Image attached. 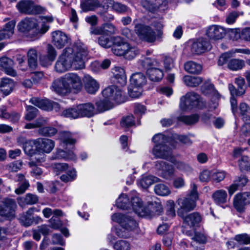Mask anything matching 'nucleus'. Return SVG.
<instances>
[{
	"label": "nucleus",
	"mask_w": 250,
	"mask_h": 250,
	"mask_svg": "<svg viewBox=\"0 0 250 250\" xmlns=\"http://www.w3.org/2000/svg\"><path fill=\"white\" fill-rule=\"evenodd\" d=\"M35 209V208H31L20 216V221L22 225L28 227L31 225L34 222L37 223L39 221L42 220V219L38 216L33 217V214Z\"/></svg>",
	"instance_id": "20"
},
{
	"label": "nucleus",
	"mask_w": 250,
	"mask_h": 250,
	"mask_svg": "<svg viewBox=\"0 0 250 250\" xmlns=\"http://www.w3.org/2000/svg\"><path fill=\"white\" fill-rule=\"evenodd\" d=\"M63 76L69 93H77L81 90L83 87L82 81L77 74L68 73Z\"/></svg>",
	"instance_id": "7"
},
{
	"label": "nucleus",
	"mask_w": 250,
	"mask_h": 250,
	"mask_svg": "<svg viewBox=\"0 0 250 250\" xmlns=\"http://www.w3.org/2000/svg\"><path fill=\"white\" fill-rule=\"evenodd\" d=\"M99 0H82L81 7L83 11L94 10L100 5Z\"/></svg>",
	"instance_id": "37"
},
{
	"label": "nucleus",
	"mask_w": 250,
	"mask_h": 250,
	"mask_svg": "<svg viewBox=\"0 0 250 250\" xmlns=\"http://www.w3.org/2000/svg\"><path fill=\"white\" fill-rule=\"evenodd\" d=\"M62 114L64 117L71 119H76L80 117L78 105L74 108H69L64 110Z\"/></svg>",
	"instance_id": "50"
},
{
	"label": "nucleus",
	"mask_w": 250,
	"mask_h": 250,
	"mask_svg": "<svg viewBox=\"0 0 250 250\" xmlns=\"http://www.w3.org/2000/svg\"><path fill=\"white\" fill-rule=\"evenodd\" d=\"M59 140L63 147L67 145H73L76 143V139L73 135L68 131H62L59 133Z\"/></svg>",
	"instance_id": "31"
},
{
	"label": "nucleus",
	"mask_w": 250,
	"mask_h": 250,
	"mask_svg": "<svg viewBox=\"0 0 250 250\" xmlns=\"http://www.w3.org/2000/svg\"><path fill=\"white\" fill-rule=\"evenodd\" d=\"M152 140L156 144L155 145L161 146L165 145L167 142V138L164 134L158 133L153 136Z\"/></svg>",
	"instance_id": "59"
},
{
	"label": "nucleus",
	"mask_w": 250,
	"mask_h": 250,
	"mask_svg": "<svg viewBox=\"0 0 250 250\" xmlns=\"http://www.w3.org/2000/svg\"><path fill=\"white\" fill-rule=\"evenodd\" d=\"M16 7L21 14L26 15H36L44 10L43 7L36 4L33 0H21L17 3Z\"/></svg>",
	"instance_id": "5"
},
{
	"label": "nucleus",
	"mask_w": 250,
	"mask_h": 250,
	"mask_svg": "<svg viewBox=\"0 0 250 250\" xmlns=\"http://www.w3.org/2000/svg\"><path fill=\"white\" fill-rule=\"evenodd\" d=\"M99 44L104 48H109L111 46L112 42L110 40L109 38L104 36H101L98 39Z\"/></svg>",
	"instance_id": "60"
},
{
	"label": "nucleus",
	"mask_w": 250,
	"mask_h": 250,
	"mask_svg": "<svg viewBox=\"0 0 250 250\" xmlns=\"http://www.w3.org/2000/svg\"><path fill=\"white\" fill-rule=\"evenodd\" d=\"M241 171H249L250 168V159L247 156H243L238 162Z\"/></svg>",
	"instance_id": "52"
},
{
	"label": "nucleus",
	"mask_w": 250,
	"mask_h": 250,
	"mask_svg": "<svg viewBox=\"0 0 250 250\" xmlns=\"http://www.w3.org/2000/svg\"><path fill=\"white\" fill-rule=\"evenodd\" d=\"M200 96L194 92H189L181 98L180 107L183 110L191 109L200 106Z\"/></svg>",
	"instance_id": "8"
},
{
	"label": "nucleus",
	"mask_w": 250,
	"mask_h": 250,
	"mask_svg": "<svg viewBox=\"0 0 250 250\" xmlns=\"http://www.w3.org/2000/svg\"><path fill=\"white\" fill-rule=\"evenodd\" d=\"M78 106L80 117H91L96 114L94 105L90 103L80 104Z\"/></svg>",
	"instance_id": "23"
},
{
	"label": "nucleus",
	"mask_w": 250,
	"mask_h": 250,
	"mask_svg": "<svg viewBox=\"0 0 250 250\" xmlns=\"http://www.w3.org/2000/svg\"><path fill=\"white\" fill-rule=\"evenodd\" d=\"M112 8L119 13H124L128 10V7L126 5L118 2H114Z\"/></svg>",
	"instance_id": "63"
},
{
	"label": "nucleus",
	"mask_w": 250,
	"mask_h": 250,
	"mask_svg": "<svg viewBox=\"0 0 250 250\" xmlns=\"http://www.w3.org/2000/svg\"><path fill=\"white\" fill-rule=\"evenodd\" d=\"M202 217L198 212L190 213L184 218V222L190 227L197 226L201 222Z\"/></svg>",
	"instance_id": "34"
},
{
	"label": "nucleus",
	"mask_w": 250,
	"mask_h": 250,
	"mask_svg": "<svg viewBox=\"0 0 250 250\" xmlns=\"http://www.w3.org/2000/svg\"><path fill=\"white\" fill-rule=\"evenodd\" d=\"M183 81L185 84L188 86L196 87L201 83L203 79L200 77H194L187 75L183 77Z\"/></svg>",
	"instance_id": "40"
},
{
	"label": "nucleus",
	"mask_w": 250,
	"mask_h": 250,
	"mask_svg": "<svg viewBox=\"0 0 250 250\" xmlns=\"http://www.w3.org/2000/svg\"><path fill=\"white\" fill-rule=\"evenodd\" d=\"M96 114L104 112L112 108L114 104L105 99L100 100L95 103Z\"/></svg>",
	"instance_id": "29"
},
{
	"label": "nucleus",
	"mask_w": 250,
	"mask_h": 250,
	"mask_svg": "<svg viewBox=\"0 0 250 250\" xmlns=\"http://www.w3.org/2000/svg\"><path fill=\"white\" fill-rule=\"evenodd\" d=\"M38 132L42 135L52 136L57 133V130L54 127L47 126L40 128Z\"/></svg>",
	"instance_id": "57"
},
{
	"label": "nucleus",
	"mask_w": 250,
	"mask_h": 250,
	"mask_svg": "<svg viewBox=\"0 0 250 250\" xmlns=\"http://www.w3.org/2000/svg\"><path fill=\"white\" fill-rule=\"evenodd\" d=\"M52 42L58 49H62L67 44L70 39L64 32L56 30L51 33Z\"/></svg>",
	"instance_id": "13"
},
{
	"label": "nucleus",
	"mask_w": 250,
	"mask_h": 250,
	"mask_svg": "<svg viewBox=\"0 0 250 250\" xmlns=\"http://www.w3.org/2000/svg\"><path fill=\"white\" fill-rule=\"evenodd\" d=\"M113 42L112 52L117 56H124L125 51L129 48V44L124 42L120 37H114Z\"/></svg>",
	"instance_id": "16"
},
{
	"label": "nucleus",
	"mask_w": 250,
	"mask_h": 250,
	"mask_svg": "<svg viewBox=\"0 0 250 250\" xmlns=\"http://www.w3.org/2000/svg\"><path fill=\"white\" fill-rule=\"evenodd\" d=\"M16 23L15 20H11L6 23L3 28L1 29L6 39L10 38L14 34Z\"/></svg>",
	"instance_id": "39"
},
{
	"label": "nucleus",
	"mask_w": 250,
	"mask_h": 250,
	"mask_svg": "<svg viewBox=\"0 0 250 250\" xmlns=\"http://www.w3.org/2000/svg\"><path fill=\"white\" fill-rule=\"evenodd\" d=\"M114 249L115 250H130V244L124 240L117 241L114 245Z\"/></svg>",
	"instance_id": "58"
},
{
	"label": "nucleus",
	"mask_w": 250,
	"mask_h": 250,
	"mask_svg": "<svg viewBox=\"0 0 250 250\" xmlns=\"http://www.w3.org/2000/svg\"><path fill=\"white\" fill-rule=\"evenodd\" d=\"M22 165V162L21 161H16L10 163L7 166V169L11 171H17L20 169Z\"/></svg>",
	"instance_id": "64"
},
{
	"label": "nucleus",
	"mask_w": 250,
	"mask_h": 250,
	"mask_svg": "<svg viewBox=\"0 0 250 250\" xmlns=\"http://www.w3.org/2000/svg\"><path fill=\"white\" fill-rule=\"evenodd\" d=\"M77 177L76 171L74 169L69 170L65 174L61 176L60 179L64 182H71L74 180Z\"/></svg>",
	"instance_id": "53"
},
{
	"label": "nucleus",
	"mask_w": 250,
	"mask_h": 250,
	"mask_svg": "<svg viewBox=\"0 0 250 250\" xmlns=\"http://www.w3.org/2000/svg\"><path fill=\"white\" fill-rule=\"evenodd\" d=\"M234 239L238 243L242 244H250V236L247 233L236 235L235 236Z\"/></svg>",
	"instance_id": "62"
},
{
	"label": "nucleus",
	"mask_w": 250,
	"mask_h": 250,
	"mask_svg": "<svg viewBox=\"0 0 250 250\" xmlns=\"http://www.w3.org/2000/svg\"><path fill=\"white\" fill-rule=\"evenodd\" d=\"M14 86V81L10 78H2L0 82V90L5 96L9 95L12 91Z\"/></svg>",
	"instance_id": "28"
},
{
	"label": "nucleus",
	"mask_w": 250,
	"mask_h": 250,
	"mask_svg": "<svg viewBox=\"0 0 250 250\" xmlns=\"http://www.w3.org/2000/svg\"><path fill=\"white\" fill-rule=\"evenodd\" d=\"M191 190L189 196L184 199H179L177 202L181 209L186 211L193 210L196 206V201L198 199V193L197 186L194 183L191 184Z\"/></svg>",
	"instance_id": "4"
},
{
	"label": "nucleus",
	"mask_w": 250,
	"mask_h": 250,
	"mask_svg": "<svg viewBox=\"0 0 250 250\" xmlns=\"http://www.w3.org/2000/svg\"><path fill=\"white\" fill-rule=\"evenodd\" d=\"M88 55L87 48L81 42L72 47L65 48L55 63L56 72L62 73L70 69L79 70L84 68L85 60Z\"/></svg>",
	"instance_id": "1"
},
{
	"label": "nucleus",
	"mask_w": 250,
	"mask_h": 250,
	"mask_svg": "<svg viewBox=\"0 0 250 250\" xmlns=\"http://www.w3.org/2000/svg\"><path fill=\"white\" fill-rule=\"evenodd\" d=\"M45 160V155L44 154L39 152L37 150L35 151V154L31 156V160L28 164L30 167L35 166L36 164L42 163L44 162Z\"/></svg>",
	"instance_id": "48"
},
{
	"label": "nucleus",
	"mask_w": 250,
	"mask_h": 250,
	"mask_svg": "<svg viewBox=\"0 0 250 250\" xmlns=\"http://www.w3.org/2000/svg\"><path fill=\"white\" fill-rule=\"evenodd\" d=\"M193 241L191 242V245L194 246L195 242L199 244H205L207 242V238L204 234L197 232L195 234L194 236L192 237Z\"/></svg>",
	"instance_id": "61"
},
{
	"label": "nucleus",
	"mask_w": 250,
	"mask_h": 250,
	"mask_svg": "<svg viewBox=\"0 0 250 250\" xmlns=\"http://www.w3.org/2000/svg\"><path fill=\"white\" fill-rule=\"evenodd\" d=\"M113 73L117 82L123 85L126 82V77L124 69L122 67L116 66L113 69Z\"/></svg>",
	"instance_id": "36"
},
{
	"label": "nucleus",
	"mask_w": 250,
	"mask_h": 250,
	"mask_svg": "<svg viewBox=\"0 0 250 250\" xmlns=\"http://www.w3.org/2000/svg\"><path fill=\"white\" fill-rule=\"evenodd\" d=\"M245 65L244 61L239 59H232L228 64V67L232 70H238L242 69Z\"/></svg>",
	"instance_id": "49"
},
{
	"label": "nucleus",
	"mask_w": 250,
	"mask_h": 250,
	"mask_svg": "<svg viewBox=\"0 0 250 250\" xmlns=\"http://www.w3.org/2000/svg\"><path fill=\"white\" fill-rule=\"evenodd\" d=\"M53 21V18L52 16L42 17L39 23L34 18H25L18 23L17 28L20 32L27 37L34 39L47 32L50 26L46 22L51 23Z\"/></svg>",
	"instance_id": "2"
},
{
	"label": "nucleus",
	"mask_w": 250,
	"mask_h": 250,
	"mask_svg": "<svg viewBox=\"0 0 250 250\" xmlns=\"http://www.w3.org/2000/svg\"><path fill=\"white\" fill-rule=\"evenodd\" d=\"M139 53V50L135 47L131 46L129 44V48L125 51L124 57L126 59L132 60Z\"/></svg>",
	"instance_id": "56"
},
{
	"label": "nucleus",
	"mask_w": 250,
	"mask_h": 250,
	"mask_svg": "<svg viewBox=\"0 0 250 250\" xmlns=\"http://www.w3.org/2000/svg\"><path fill=\"white\" fill-rule=\"evenodd\" d=\"M55 142L50 139L39 138L36 140L37 151L42 153H49L54 148Z\"/></svg>",
	"instance_id": "15"
},
{
	"label": "nucleus",
	"mask_w": 250,
	"mask_h": 250,
	"mask_svg": "<svg viewBox=\"0 0 250 250\" xmlns=\"http://www.w3.org/2000/svg\"><path fill=\"white\" fill-rule=\"evenodd\" d=\"M111 219L119 223L125 230L127 231H134L138 227V224L136 221L128 214L115 213L111 216Z\"/></svg>",
	"instance_id": "6"
},
{
	"label": "nucleus",
	"mask_w": 250,
	"mask_h": 250,
	"mask_svg": "<svg viewBox=\"0 0 250 250\" xmlns=\"http://www.w3.org/2000/svg\"><path fill=\"white\" fill-rule=\"evenodd\" d=\"M146 74L148 78L153 82H158L161 80L164 76L162 70L159 68V67L148 69L146 71Z\"/></svg>",
	"instance_id": "33"
},
{
	"label": "nucleus",
	"mask_w": 250,
	"mask_h": 250,
	"mask_svg": "<svg viewBox=\"0 0 250 250\" xmlns=\"http://www.w3.org/2000/svg\"><path fill=\"white\" fill-rule=\"evenodd\" d=\"M17 204L12 199L6 198L0 205V215L5 219H11L15 217Z\"/></svg>",
	"instance_id": "9"
},
{
	"label": "nucleus",
	"mask_w": 250,
	"mask_h": 250,
	"mask_svg": "<svg viewBox=\"0 0 250 250\" xmlns=\"http://www.w3.org/2000/svg\"><path fill=\"white\" fill-rule=\"evenodd\" d=\"M104 99L115 104L122 102V92L117 86L112 85L105 88L102 92Z\"/></svg>",
	"instance_id": "11"
},
{
	"label": "nucleus",
	"mask_w": 250,
	"mask_h": 250,
	"mask_svg": "<svg viewBox=\"0 0 250 250\" xmlns=\"http://www.w3.org/2000/svg\"><path fill=\"white\" fill-rule=\"evenodd\" d=\"M159 178L153 176H146L138 182V185L144 188H148L155 182L158 181Z\"/></svg>",
	"instance_id": "45"
},
{
	"label": "nucleus",
	"mask_w": 250,
	"mask_h": 250,
	"mask_svg": "<svg viewBox=\"0 0 250 250\" xmlns=\"http://www.w3.org/2000/svg\"><path fill=\"white\" fill-rule=\"evenodd\" d=\"M103 34L111 35L115 34L117 32V29L115 26L111 23H106L102 25Z\"/></svg>",
	"instance_id": "54"
},
{
	"label": "nucleus",
	"mask_w": 250,
	"mask_h": 250,
	"mask_svg": "<svg viewBox=\"0 0 250 250\" xmlns=\"http://www.w3.org/2000/svg\"><path fill=\"white\" fill-rule=\"evenodd\" d=\"M155 168L158 175L166 179L170 178L174 173L173 166L163 161L155 162Z\"/></svg>",
	"instance_id": "12"
},
{
	"label": "nucleus",
	"mask_w": 250,
	"mask_h": 250,
	"mask_svg": "<svg viewBox=\"0 0 250 250\" xmlns=\"http://www.w3.org/2000/svg\"><path fill=\"white\" fill-rule=\"evenodd\" d=\"M235 82L238 86V89L236 90L232 84H229V87L231 95L232 96H241L243 95L245 93L246 90L244 79L242 77H238L235 79Z\"/></svg>",
	"instance_id": "25"
},
{
	"label": "nucleus",
	"mask_w": 250,
	"mask_h": 250,
	"mask_svg": "<svg viewBox=\"0 0 250 250\" xmlns=\"http://www.w3.org/2000/svg\"><path fill=\"white\" fill-rule=\"evenodd\" d=\"M227 197V191L222 189L215 190L212 195V198L213 201L217 205L226 203Z\"/></svg>",
	"instance_id": "30"
},
{
	"label": "nucleus",
	"mask_w": 250,
	"mask_h": 250,
	"mask_svg": "<svg viewBox=\"0 0 250 250\" xmlns=\"http://www.w3.org/2000/svg\"><path fill=\"white\" fill-rule=\"evenodd\" d=\"M28 62L29 66L34 69L37 65V51L35 48L30 49L27 52Z\"/></svg>",
	"instance_id": "41"
},
{
	"label": "nucleus",
	"mask_w": 250,
	"mask_h": 250,
	"mask_svg": "<svg viewBox=\"0 0 250 250\" xmlns=\"http://www.w3.org/2000/svg\"><path fill=\"white\" fill-rule=\"evenodd\" d=\"M152 153L155 157L164 159H168L171 153L170 149L167 145H155L154 147Z\"/></svg>",
	"instance_id": "22"
},
{
	"label": "nucleus",
	"mask_w": 250,
	"mask_h": 250,
	"mask_svg": "<svg viewBox=\"0 0 250 250\" xmlns=\"http://www.w3.org/2000/svg\"><path fill=\"white\" fill-rule=\"evenodd\" d=\"M210 48V44L207 39L200 38L193 42L191 46V51L196 54H200Z\"/></svg>",
	"instance_id": "19"
},
{
	"label": "nucleus",
	"mask_w": 250,
	"mask_h": 250,
	"mask_svg": "<svg viewBox=\"0 0 250 250\" xmlns=\"http://www.w3.org/2000/svg\"><path fill=\"white\" fill-rule=\"evenodd\" d=\"M76 158L75 154L72 151L67 152L62 149H59L53 153L52 156V159L75 160Z\"/></svg>",
	"instance_id": "32"
},
{
	"label": "nucleus",
	"mask_w": 250,
	"mask_h": 250,
	"mask_svg": "<svg viewBox=\"0 0 250 250\" xmlns=\"http://www.w3.org/2000/svg\"><path fill=\"white\" fill-rule=\"evenodd\" d=\"M14 65L15 63L12 59L5 56L0 58V67L7 75L12 77L17 76V72L14 69Z\"/></svg>",
	"instance_id": "17"
},
{
	"label": "nucleus",
	"mask_w": 250,
	"mask_h": 250,
	"mask_svg": "<svg viewBox=\"0 0 250 250\" xmlns=\"http://www.w3.org/2000/svg\"><path fill=\"white\" fill-rule=\"evenodd\" d=\"M154 190L156 194L162 196H168L171 193L169 188L163 184L156 185L154 187Z\"/></svg>",
	"instance_id": "47"
},
{
	"label": "nucleus",
	"mask_w": 250,
	"mask_h": 250,
	"mask_svg": "<svg viewBox=\"0 0 250 250\" xmlns=\"http://www.w3.org/2000/svg\"><path fill=\"white\" fill-rule=\"evenodd\" d=\"M24 152L29 156H32L36 151V140L26 141L23 145Z\"/></svg>",
	"instance_id": "46"
},
{
	"label": "nucleus",
	"mask_w": 250,
	"mask_h": 250,
	"mask_svg": "<svg viewBox=\"0 0 250 250\" xmlns=\"http://www.w3.org/2000/svg\"><path fill=\"white\" fill-rule=\"evenodd\" d=\"M38 112V110L36 107L28 105L26 106V113L24 118L27 121H31L37 117Z\"/></svg>",
	"instance_id": "51"
},
{
	"label": "nucleus",
	"mask_w": 250,
	"mask_h": 250,
	"mask_svg": "<svg viewBox=\"0 0 250 250\" xmlns=\"http://www.w3.org/2000/svg\"><path fill=\"white\" fill-rule=\"evenodd\" d=\"M30 102L35 106L44 110H50L53 109L56 103L52 102L48 100H41L38 98H32Z\"/></svg>",
	"instance_id": "26"
},
{
	"label": "nucleus",
	"mask_w": 250,
	"mask_h": 250,
	"mask_svg": "<svg viewBox=\"0 0 250 250\" xmlns=\"http://www.w3.org/2000/svg\"><path fill=\"white\" fill-rule=\"evenodd\" d=\"M185 70L189 73L198 74L202 70V66L192 61L186 62L184 65Z\"/></svg>",
	"instance_id": "43"
},
{
	"label": "nucleus",
	"mask_w": 250,
	"mask_h": 250,
	"mask_svg": "<svg viewBox=\"0 0 250 250\" xmlns=\"http://www.w3.org/2000/svg\"><path fill=\"white\" fill-rule=\"evenodd\" d=\"M116 205L118 208L128 209L130 208V203L127 195L125 194H122L116 200Z\"/></svg>",
	"instance_id": "44"
},
{
	"label": "nucleus",
	"mask_w": 250,
	"mask_h": 250,
	"mask_svg": "<svg viewBox=\"0 0 250 250\" xmlns=\"http://www.w3.org/2000/svg\"><path fill=\"white\" fill-rule=\"evenodd\" d=\"M51 89L59 95H65L69 93L63 76L55 80L52 83Z\"/></svg>",
	"instance_id": "21"
},
{
	"label": "nucleus",
	"mask_w": 250,
	"mask_h": 250,
	"mask_svg": "<svg viewBox=\"0 0 250 250\" xmlns=\"http://www.w3.org/2000/svg\"><path fill=\"white\" fill-rule=\"evenodd\" d=\"M250 204V192H244L237 193L233 199V206L239 212L245 211L247 206Z\"/></svg>",
	"instance_id": "10"
},
{
	"label": "nucleus",
	"mask_w": 250,
	"mask_h": 250,
	"mask_svg": "<svg viewBox=\"0 0 250 250\" xmlns=\"http://www.w3.org/2000/svg\"><path fill=\"white\" fill-rule=\"evenodd\" d=\"M84 85L86 91L90 94H95L99 89V84L89 75L84 77Z\"/></svg>",
	"instance_id": "27"
},
{
	"label": "nucleus",
	"mask_w": 250,
	"mask_h": 250,
	"mask_svg": "<svg viewBox=\"0 0 250 250\" xmlns=\"http://www.w3.org/2000/svg\"><path fill=\"white\" fill-rule=\"evenodd\" d=\"M206 35L210 39L218 40L225 36L226 30L220 25H212L207 29Z\"/></svg>",
	"instance_id": "18"
},
{
	"label": "nucleus",
	"mask_w": 250,
	"mask_h": 250,
	"mask_svg": "<svg viewBox=\"0 0 250 250\" xmlns=\"http://www.w3.org/2000/svg\"><path fill=\"white\" fill-rule=\"evenodd\" d=\"M248 179L246 176L242 175L236 178L233 183L228 188L229 195L231 196L239 188L244 187L248 183Z\"/></svg>",
	"instance_id": "24"
},
{
	"label": "nucleus",
	"mask_w": 250,
	"mask_h": 250,
	"mask_svg": "<svg viewBox=\"0 0 250 250\" xmlns=\"http://www.w3.org/2000/svg\"><path fill=\"white\" fill-rule=\"evenodd\" d=\"M130 208L139 216H146L149 214V210L145 209L146 207L142 205V202L138 194H135L131 197Z\"/></svg>",
	"instance_id": "14"
},
{
	"label": "nucleus",
	"mask_w": 250,
	"mask_h": 250,
	"mask_svg": "<svg viewBox=\"0 0 250 250\" xmlns=\"http://www.w3.org/2000/svg\"><path fill=\"white\" fill-rule=\"evenodd\" d=\"M139 63L142 67L146 69V71L149 68H153L155 67H159V63L156 60L150 58H146L140 60Z\"/></svg>",
	"instance_id": "42"
},
{
	"label": "nucleus",
	"mask_w": 250,
	"mask_h": 250,
	"mask_svg": "<svg viewBox=\"0 0 250 250\" xmlns=\"http://www.w3.org/2000/svg\"><path fill=\"white\" fill-rule=\"evenodd\" d=\"M199 116L197 115L191 116H182L179 117V120L187 125H191L198 122Z\"/></svg>",
	"instance_id": "55"
},
{
	"label": "nucleus",
	"mask_w": 250,
	"mask_h": 250,
	"mask_svg": "<svg viewBox=\"0 0 250 250\" xmlns=\"http://www.w3.org/2000/svg\"><path fill=\"white\" fill-rule=\"evenodd\" d=\"M134 32L142 41L154 43L158 38L155 31L149 26L138 23L135 24Z\"/></svg>",
	"instance_id": "3"
},
{
	"label": "nucleus",
	"mask_w": 250,
	"mask_h": 250,
	"mask_svg": "<svg viewBox=\"0 0 250 250\" xmlns=\"http://www.w3.org/2000/svg\"><path fill=\"white\" fill-rule=\"evenodd\" d=\"M130 81L131 84L134 86L141 87L146 83V78L143 74L136 73L132 75Z\"/></svg>",
	"instance_id": "38"
},
{
	"label": "nucleus",
	"mask_w": 250,
	"mask_h": 250,
	"mask_svg": "<svg viewBox=\"0 0 250 250\" xmlns=\"http://www.w3.org/2000/svg\"><path fill=\"white\" fill-rule=\"evenodd\" d=\"M145 209L149 210L150 213L145 217H151L154 215H159L163 212V208L160 203L154 202L146 207Z\"/></svg>",
	"instance_id": "35"
}]
</instances>
